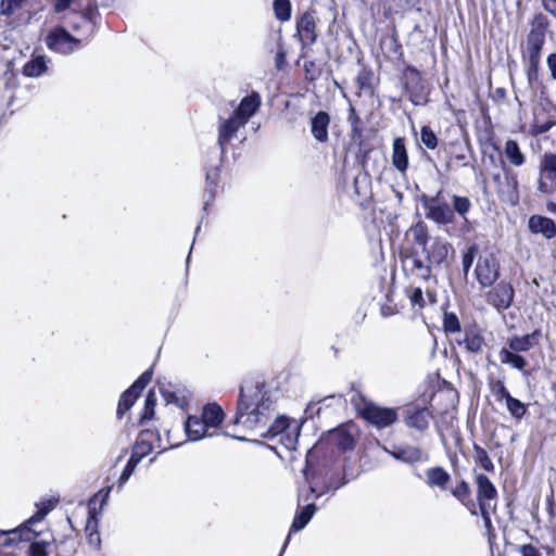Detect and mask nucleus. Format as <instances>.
I'll return each mask as SVG.
<instances>
[{"label": "nucleus", "mask_w": 556, "mask_h": 556, "mask_svg": "<svg viewBox=\"0 0 556 556\" xmlns=\"http://www.w3.org/2000/svg\"><path fill=\"white\" fill-rule=\"evenodd\" d=\"M299 428L292 426L290 429L285 431L278 437V442L282 444L287 450H294L298 443Z\"/></svg>", "instance_id": "58836bf2"}, {"label": "nucleus", "mask_w": 556, "mask_h": 556, "mask_svg": "<svg viewBox=\"0 0 556 556\" xmlns=\"http://www.w3.org/2000/svg\"><path fill=\"white\" fill-rule=\"evenodd\" d=\"M426 483L430 488L446 490L451 481V475L440 466L431 467L425 471Z\"/></svg>", "instance_id": "b1692460"}, {"label": "nucleus", "mask_w": 556, "mask_h": 556, "mask_svg": "<svg viewBox=\"0 0 556 556\" xmlns=\"http://www.w3.org/2000/svg\"><path fill=\"white\" fill-rule=\"evenodd\" d=\"M47 71V63L43 56L38 55L28 61L23 67V74L28 77H38Z\"/></svg>", "instance_id": "473e14b6"}, {"label": "nucleus", "mask_w": 556, "mask_h": 556, "mask_svg": "<svg viewBox=\"0 0 556 556\" xmlns=\"http://www.w3.org/2000/svg\"><path fill=\"white\" fill-rule=\"evenodd\" d=\"M476 484L479 507L495 506L497 490L491 480L486 476L479 473L476 476Z\"/></svg>", "instance_id": "f3484780"}, {"label": "nucleus", "mask_w": 556, "mask_h": 556, "mask_svg": "<svg viewBox=\"0 0 556 556\" xmlns=\"http://www.w3.org/2000/svg\"><path fill=\"white\" fill-rule=\"evenodd\" d=\"M262 99L261 96L253 91L249 96H245L240 101L233 114L240 117L243 122L248 123L249 119L257 112L261 108Z\"/></svg>", "instance_id": "6ab92c4d"}, {"label": "nucleus", "mask_w": 556, "mask_h": 556, "mask_svg": "<svg viewBox=\"0 0 556 556\" xmlns=\"http://www.w3.org/2000/svg\"><path fill=\"white\" fill-rule=\"evenodd\" d=\"M27 556H48L46 544L42 542H31L27 547Z\"/></svg>", "instance_id": "4d7b16f0"}, {"label": "nucleus", "mask_w": 556, "mask_h": 556, "mask_svg": "<svg viewBox=\"0 0 556 556\" xmlns=\"http://www.w3.org/2000/svg\"><path fill=\"white\" fill-rule=\"evenodd\" d=\"M477 280L481 287L492 286L500 277V264L493 254L480 255L475 268Z\"/></svg>", "instance_id": "9d476101"}, {"label": "nucleus", "mask_w": 556, "mask_h": 556, "mask_svg": "<svg viewBox=\"0 0 556 556\" xmlns=\"http://www.w3.org/2000/svg\"><path fill=\"white\" fill-rule=\"evenodd\" d=\"M225 417L223 408L216 403H210L203 407L201 418L206 426L213 430H216L223 422Z\"/></svg>", "instance_id": "bb28decb"}, {"label": "nucleus", "mask_w": 556, "mask_h": 556, "mask_svg": "<svg viewBox=\"0 0 556 556\" xmlns=\"http://www.w3.org/2000/svg\"><path fill=\"white\" fill-rule=\"evenodd\" d=\"M141 460L138 459L137 457L135 456H130L129 460L127 462L124 470L122 471V475L118 479V486L122 488L130 478V476L132 475L135 468L137 467V465L140 463Z\"/></svg>", "instance_id": "de8ad7c7"}, {"label": "nucleus", "mask_w": 556, "mask_h": 556, "mask_svg": "<svg viewBox=\"0 0 556 556\" xmlns=\"http://www.w3.org/2000/svg\"><path fill=\"white\" fill-rule=\"evenodd\" d=\"M315 511H316V505L313 503L307 504L304 508H302L299 513H296L290 530L296 532V531L304 529L305 526L309 522V520L314 516Z\"/></svg>", "instance_id": "c756f323"}, {"label": "nucleus", "mask_w": 556, "mask_h": 556, "mask_svg": "<svg viewBox=\"0 0 556 556\" xmlns=\"http://www.w3.org/2000/svg\"><path fill=\"white\" fill-rule=\"evenodd\" d=\"M539 66L540 62H527V78L531 86L539 80Z\"/></svg>", "instance_id": "6e6d98bb"}, {"label": "nucleus", "mask_w": 556, "mask_h": 556, "mask_svg": "<svg viewBox=\"0 0 556 556\" xmlns=\"http://www.w3.org/2000/svg\"><path fill=\"white\" fill-rule=\"evenodd\" d=\"M432 418L433 415L427 407L408 406L405 409V425L421 432L428 429Z\"/></svg>", "instance_id": "dca6fc26"}, {"label": "nucleus", "mask_w": 556, "mask_h": 556, "mask_svg": "<svg viewBox=\"0 0 556 556\" xmlns=\"http://www.w3.org/2000/svg\"><path fill=\"white\" fill-rule=\"evenodd\" d=\"M556 186V153H545L540 164V179L538 190L548 194Z\"/></svg>", "instance_id": "9b49d317"}, {"label": "nucleus", "mask_w": 556, "mask_h": 556, "mask_svg": "<svg viewBox=\"0 0 556 556\" xmlns=\"http://www.w3.org/2000/svg\"><path fill=\"white\" fill-rule=\"evenodd\" d=\"M443 328L447 333L460 331V323L454 313H445L443 317Z\"/></svg>", "instance_id": "49530a36"}, {"label": "nucleus", "mask_w": 556, "mask_h": 556, "mask_svg": "<svg viewBox=\"0 0 556 556\" xmlns=\"http://www.w3.org/2000/svg\"><path fill=\"white\" fill-rule=\"evenodd\" d=\"M479 251V248L477 244H472L470 245L467 251L463 254V258H462V265H463V270L465 273V275L468 274L473 261H475V257L477 255Z\"/></svg>", "instance_id": "8fccbe9b"}, {"label": "nucleus", "mask_w": 556, "mask_h": 556, "mask_svg": "<svg viewBox=\"0 0 556 556\" xmlns=\"http://www.w3.org/2000/svg\"><path fill=\"white\" fill-rule=\"evenodd\" d=\"M329 440L342 451L351 450L354 445L353 435L345 426L331 430L329 432Z\"/></svg>", "instance_id": "cd10ccee"}, {"label": "nucleus", "mask_w": 556, "mask_h": 556, "mask_svg": "<svg viewBox=\"0 0 556 556\" xmlns=\"http://www.w3.org/2000/svg\"><path fill=\"white\" fill-rule=\"evenodd\" d=\"M493 180L501 200L509 205H517L519 202V182L517 174L509 167L503 166V176L495 175Z\"/></svg>", "instance_id": "423d86ee"}, {"label": "nucleus", "mask_w": 556, "mask_h": 556, "mask_svg": "<svg viewBox=\"0 0 556 556\" xmlns=\"http://www.w3.org/2000/svg\"><path fill=\"white\" fill-rule=\"evenodd\" d=\"M547 67L551 72V76L556 80V53H552L547 58Z\"/></svg>", "instance_id": "0e129e2a"}, {"label": "nucleus", "mask_w": 556, "mask_h": 556, "mask_svg": "<svg viewBox=\"0 0 556 556\" xmlns=\"http://www.w3.org/2000/svg\"><path fill=\"white\" fill-rule=\"evenodd\" d=\"M440 194L441 192H438L434 198L426 200V217L439 225L452 224L455 218L454 212L447 203L438 201Z\"/></svg>", "instance_id": "f8f14e48"}, {"label": "nucleus", "mask_w": 556, "mask_h": 556, "mask_svg": "<svg viewBox=\"0 0 556 556\" xmlns=\"http://www.w3.org/2000/svg\"><path fill=\"white\" fill-rule=\"evenodd\" d=\"M543 8L556 17V0H542Z\"/></svg>", "instance_id": "338daca9"}, {"label": "nucleus", "mask_w": 556, "mask_h": 556, "mask_svg": "<svg viewBox=\"0 0 556 556\" xmlns=\"http://www.w3.org/2000/svg\"><path fill=\"white\" fill-rule=\"evenodd\" d=\"M71 13L67 16V24L74 30L79 31L83 36L81 39L89 38L94 33L96 21L99 16L98 3L89 0L85 9L77 1L71 7Z\"/></svg>", "instance_id": "20e7f679"}, {"label": "nucleus", "mask_w": 556, "mask_h": 556, "mask_svg": "<svg viewBox=\"0 0 556 556\" xmlns=\"http://www.w3.org/2000/svg\"><path fill=\"white\" fill-rule=\"evenodd\" d=\"M470 149L468 146H460L457 148V151L454 152L453 159L459 163L462 166H468L469 165V157Z\"/></svg>", "instance_id": "864d4df0"}, {"label": "nucleus", "mask_w": 556, "mask_h": 556, "mask_svg": "<svg viewBox=\"0 0 556 556\" xmlns=\"http://www.w3.org/2000/svg\"><path fill=\"white\" fill-rule=\"evenodd\" d=\"M349 121L352 124L353 130H356L357 125L359 124L361 119H359L358 115L356 114V111L353 106L350 108Z\"/></svg>", "instance_id": "774afa93"}, {"label": "nucleus", "mask_w": 556, "mask_h": 556, "mask_svg": "<svg viewBox=\"0 0 556 556\" xmlns=\"http://www.w3.org/2000/svg\"><path fill=\"white\" fill-rule=\"evenodd\" d=\"M473 458L485 471L493 472L494 464L491 460L488 452L478 444H473Z\"/></svg>", "instance_id": "4c0bfd02"}, {"label": "nucleus", "mask_w": 556, "mask_h": 556, "mask_svg": "<svg viewBox=\"0 0 556 556\" xmlns=\"http://www.w3.org/2000/svg\"><path fill=\"white\" fill-rule=\"evenodd\" d=\"M54 503L48 501L42 503L38 507V510L27 520L23 528H16L8 531H0V551L3 553L14 552L18 556L21 551V544L23 542H30L33 534H37L36 531L30 529V526L41 521L48 513L53 508Z\"/></svg>", "instance_id": "f03ea898"}, {"label": "nucleus", "mask_w": 556, "mask_h": 556, "mask_svg": "<svg viewBox=\"0 0 556 556\" xmlns=\"http://www.w3.org/2000/svg\"><path fill=\"white\" fill-rule=\"evenodd\" d=\"M496 508V505L495 506H485V507H479L480 509V515L483 519V522H484V527L490 530L492 528V522H491V511H494Z\"/></svg>", "instance_id": "680f3d73"}, {"label": "nucleus", "mask_w": 556, "mask_h": 556, "mask_svg": "<svg viewBox=\"0 0 556 556\" xmlns=\"http://www.w3.org/2000/svg\"><path fill=\"white\" fill-rule=\"evenodd\" d=\"M185 431L189 440L199 441L205 437H212L214 432L203 421L201 417L189 416L185 424Z\"/></svg>", "instance_id": "4be33fe9"}, {"label": "nucleus", "mask_w": 556, "mask_h": 556, "mask_svg": "<svg viewBox=\"0 0 556 556\" xmlns=\"http://www.w3.org/2000/svg\"><path fill=\"white\" fill-rule=\"evenodd\" d=\"M409 299L412 301L413 304L415 305H419L420 307L424 306V295H422V291L420 288H415L410 295H409Z\"/></svg>", "instance_id": "e2e57ef3"}, {"label": "nucleus", "mask_w": 556, "mask_h": 556, "mask_svg": "<svg viewBox=\"0 0 556 556\" xmlns=\"http://www.w3.org/2000/svg\"><path fill=\"white\" fill-rule=\"evenodd\" d=\"M528 226L531 232L542 233L546 239H552L556 236V224L548 217L532 215L529 218Z\"/></svg>", "instance_id": "5701e85b"}, {"label": "nucleus", "mask_w": 556, "mask_h": 556, "mask_svg": "<svg viewBox=\"0 0 556 556\" xmlns=\"http://www.w3.org/2000/svg\"><path fill=\"white\" fill-rule=\"evenodd\" d=\"M361 416L378 429L392 426L397 420V409L381 407L374 403H365Z\"/></svg>", "instance_id": "6e6552de"}, {"label": "nucleus", "mask_w": 556, "mask_h": 556, "mask_svg": "<svg viewBox=\"0 0 556 556\" xmlns=\"http://www.w3.org/2000/svg\"><path fill=\"white\" fill-rule=\"evenodd\" d=\"M274 400L267 384L262 381H247L240 387L233 425L254 430L267 425L273 412Z\"/></svg>", "instance_id": "f257e3e1"}, {"label": "nucleus", "mask_w": 556, "mask_h": 556, "mask_svg": "<svg viewBox=\"0 0 556 556\" xmlns=\"http://www.w3.org/2000/svg\"><path fill=\"white\" fill-rule=\"evenodd\" d=\"M391 455L404 463H417L422 458V453L419 448L414 446L399 447L391 452Z\"/></svg>", "instance_id": "7c9ffc66"}, {"label": "nucleus", "mask_w": 556, "mask_h": 556, "mask_svg": "<svg viewBox=\"0 0 556 556\" xmlns=\"http://www.w3.org/2000/svg\"><path fill=\"white\" fill-rule=\"evenodd\" d=\"M414 242L421 247L422 249H426V247L429 244V235H428V227L425 223L419 222L416 225H414L410 228Z\"/></svg>", "instance_id": "e433bc0d"}, {"label": "nucleus", "mask_w": 556, "mask_h": 556, "mask_svg": "<svg viewBox=\"0 0 556 556\" xmlns=\"http://www.w3.org/2000/svg\"><path fill=\"white\" fill-rule=\"evenodd\" d=\"M521 556H542L539 548L532 544H523L517 547Z\"/></svg>", "instance_id": "052dcab7"}, {"label": "nucleus", "mask_w": 556, "mask_h": 556, "mask_svg": "<svg viewBox=\"0 0 556 556\" xmlns=\"http://www.w3.org/2000/svg\"><path fill=\"white\" fill-rule=\"evenodd\" d=\"M548 28V20L542 13L536 14L531 23L530 33L527 36L523 59L527 62H540L541 52L545 42V35Z\"/></svg>", "instance_id": "39448f33"}, {"label": "nucleus", "mask_w": 556, "mask_h": 556, "mask_svg": "<svg viewBox=\"0 0 556 556\" xmlns=\"http://www.w3.org/2000/svg\"><path fill=\"white\" fill-rule=\"evenodd\" d=\"M292 426L289 422V419L286 417H278L275 421L269 426L266 433H263L264 438L275 439L278 438L281 433L290 429Z\"/></svg>", "instance_id": "f704fd0d"}, {"label": "nucleus", "mask_w": 556, "mask_h": 556, "mask_svg": "<svg viewBox=\"0 0 556 556\" xmlns=\"http://www.w3.org/2000/svg\"><path fill=\"white\" fill-rule=\"evenodd\" d=\"M451 244L441 238H434L430 244L422 249L425 257L431 266L441 265L447 257Z\"/></svg>", "instance_id": "a211bd4d"}, {"label": "nucleus", "mask_w": 556, "mask_h": 556, "mask_svg": "<svg viewBox=\"0 0 556 556\" xmlns=\"http://www.w3.org/2000/svg\"><path fill=\"white\" fill-rule=\"evenodd\" d=\"M247 125L240 117L233 113L228 118H219L217 142L225 152L227 143L236 137L237 131Z\"/></svg>", "instance_id": "2eb2a0df"}, {"label": "nucleus", "mask_w": 556, "mask_h": 556, "mask_svg": "<svg viewBox=\"0 0 556 556\" xmlns=\"http://www.w3.org/2000/svg\"><path fill=\"white\" fill-rule=\"evenodd\" d=\"M460 344H464L465 349L470 353H480L483 349L484 339L478 333H467Z\"/></svg>", "instance_id": "ea45409f"}, {"label": "nucleus", "mask_w": 556, "mask_h": 556, "mask_svg": "<svg viewBox=\"0 0 556 556\" xmlns=\"http://www.w3.org/2000/svg\"><path fill=\"white\" fill-rule=\"evenodd\" d=\"M451 493L458 501L466 504L465 500L470 495L469 484L465 480H463L454 489L451 490Z\"/></svg>", "instance_id": "603ef678"}, {"label": "nucleus", "mask_w": 556, "mask_h": 556, "mask_svg": "<svg viewBox=\"0 0 556 556\" xmlns=\"http://www.w3.org/2000/svg\"><path fill=\"white\" fill-rule=\"evenodd\" d=\"M391 160L392 165L395 167L397 172H400L401 174L406 173L409 165V161L404 138L399 137L393 140Z\"/></svg>", "instance_id": "412c9836"}, {"label": "nucleus", "mask_w": 556, "mask_h": 556, "mask_svg": "<svg viewBox=\"0 0 556 556\" xmlns=\"http://www.w3.org/2000/svg\"><path fill=\"white\" fill-rule=\"evenodd\" d=\"M330 117L328 113L320 111L312 118V135L319 142L328 140V126Z\"/></svg>", "instance_id": "a878e982"}, {"label": "nucleus", "mask_w": 556, "mask_h": 556, "mask_svg": "<svg viewBox=\"0 0 556 556\" xmlns=\"http://www.w3.org/2000/svg\"><path fill=\"white\" fill-rule=\"evenodd\" d=\"M504 155L509 163L516 167H520L526 163V155L522 153L518 142L508 139L504 146Z\"/></svg>", "instance_id": "c85d7f7f"}, {"label": "nucleus", "mask_w": 556, "mask_h": 556, "mask_svg": "<svg viewBox=\"0 0 556 556\" xmlns=\"http://www.w3.org/2000/svg\"><path fill=\"white\" fill-rule=\"evenodd\" d=\"M81 40V38L72 36L65 28L55 27L49 31L45 42L50 50L61 54H68L79 48Z\"/></svg>", "instance_id": "0eeeda50"}, {"label": "nucleus", "mask_w": 556, "mask_h": 556, "mask_svg": "<svg viewBox=\"0 0 556 556\" xmlns=\"http://www.w3.org/2000/svg\"><path fill=\"white\" fill-rule=\"evenodd\" d=\"M218 182V168H214L206 173V186L204 190V210L207 208L210 202H212L215 198V193L217 190Z\"/></svg>", "instance_id": "2f4dec72"}, {"label": "nucleus", "mask_w": 556, "mask_h": 556, "mask_svg": "<svg viewBox=\"0 0 556 556\" xmlns=\"http://www.w3.org/2000/svg\"><path fill=\"white\" fill-rule=\"evenodd\" d=\"M492 394L495 396L496 401H506L508 400L511 394L505 387L504 382L502 380H497L491 386Z\"/></svg>", "instance_id": "3c124183"}, {"label": "nucleus", "mask_w": 556, "mask_h": 556, "mask_svg": "<svg viewBox=\"0 0 556 556\" xmlns=\"http://www.w3.org/2000/svg\"><path fill=\"white\" fill-rule=\"evenodd\" d=\"M112 490V486H108L105 489H101L98 493H96L89 501L88 507H89V518L86 525V531L88 532V541L89 544L98 547L100 545V534L97 531V520H96V514H97V502L100 500V510H102L104 504L108 501V497L110 495V492Z\"/></svg>", "instance_id": "1a4fd4ad"}, {"label": "nucleus", "mask_w": 556, "mask_h": 556, "mask_svg": "<svg viewBox=\"0 0 556 556\" xmlns=\"http://www.w3.org/2000/svg\"><path fill=\"white\" fill-rule=\"evenodd\" d=\"M155 433L151 430H143L139 433L137 441L132 447L131 455L137 457L138 459H142L148 454H150L153 450V439Z\"/></svg>", "instance_id": "393cba45"}, {"label": "nucleus", "mask_w": 556, "mask_h": 556, "mask_svg": "<svg viewBox=\"0 0 556 556\" xmlns=\"http://www.w3.org/2000/svg\"><path fill=\"white\" fill-rule=\"evenodd\" d=\"M421 143L430 150H434L438 147V137L429 126H422L420 130Z\"/></svg>", "instance_id": "c03bdc74"}, {"label": "nucleus", "mask_w": 556, "mask_h": 556, "mask_svg": "<svg viewBox=\"0 0 556 556\" xmlns=\"http://www.w3.org/2000/svg\"><path fill=\"white\" fill-rule=\"evenodd\" d=\"M26 1L27 0H1L0 14L4 16H12L24 8Z\"/></svg>", "instance_id": "a19ab883"}, {"label": "nucleus", "mask_w": 556, "mask_h": 556, "mask_svg": "<svg viewBox=\"0 0 556 556\" xmlns=\"http://www.w3.org/2000/svg\"><path fill=\"white\" fill-rule=\"evenodd\" d=\"M541 332L534 330L525 336H513L508 338L506 345L498 352L500 362L509 365L511 368L523 371L527 367V359L520 353L530 351L538 344Z\"/></svg>", "instance_id": "7ed1b4c3"}, {"label": "nucleus", "mask_w": 556, "mask_h": 556, "mask_svg": "<svg viewBox=\"0 0 556 556\" xmlns=\"http://www.w3.org/2000/svg\"><path fill=\"white\" fill-rule=\"evenodd\" d=\"M405 268L409 269L410 273L421 279H429L431 276V264L426 258L422 260L418 252H410L404 260Z\"/></svg>", "instance_id": "aec40b11"}, {"label": "nucleus", "mask_w": 556, "mask_h": 556, "mask_svg": "<svg viewBox=\"0 0 556 556\" xmlns=\"http://www.w3.org/2000/svg\"><path fill=\"white\" fill-rule=\"evenodd\" d=\"M514 295L513 286L502 281L486 293V302L497 312H503L511 305Z\"/></svg>", "instance_id": "ddd939ff"}, {"label": "nucleus", "mask_w": 556, "mask_h": 556, "mask_svg": "<svg viewBox=\"0 0 556 556\" xmlns=\"http://www.w3.org/2000/svg\"><path fill=\"white\" fill-rule=\"evenodd\" d=\"M371 73L367 70H362L356 76V84L361 90L370 86Z\"/></svg>", "instance_id": "bf43d9fd"}, {"label": "nucleus", "mask_w": 556, "mask_h": 556, "mask_svg": "<svg viewBox=\"0 0 556 556\" xmlns=\"http://www.w3.org/2000/svg\"><path fill=\"white\" fill-rule=\"evenodd\" d=\"M74 551V543L71 540H63L56 544V552L59 556H71Z\"/></svg>", "instance_id": "13d9d810"}, {"label": "nucleus", "mask_w": 556, "mask_h": 556, "mask_svg": "<svg viewBox=\"0 0 556 556\" xmlns=\"http://www.w3.org/2000/svg\"><path fill=\"white\" fill-rule=\"evenodd\" d=\"M160 392L167 404L172 403L179 407H184V405L186 404V399L184 396H179L168 388L160 387Z\"/></svg>", "instance_id": "09e8293b"}, {"label": "nucleus", "mask_w": 556, "mask_h": 556, "mask_svg": "<svg viewBox=\"0 0 556 556\" xmlns=\"http://www.w3.org/2000/svg\"><path fill=\"white\" fill-rule=\"evenodd\" d=\"M274 12L277 20L287 22L291 17V3L289 0H275Z\"/></svg>", "instance_id": "79ce46f5"}, {"label": "nucleus", "mask_w": 556, "mask_h": 556, "mask_svg": "<svg viewBox=\"0 0 556 556\" xmlns=\"http://www.w3.org/2000/svg\"><path fill=\"white\" fill-rule=\"evenodd\" d=\"M554 125H555V122H546V123L536 125L534 132L536 135L545 134V132L549 131L553 128Z\"/></svg>", "instance_id": "69168bd1"}, {"label": "nucleus", "mask_w": 556, "mask_h": 556, "mask_svg": "<svg viewBox=\"0 0 556 556\" xmlns=\"http://www.w3.org/2000/svg\"><path fill=\"white\" fill-rule=\"evenodd\" d=\"M151 379L152 369H148L132 383V390H136V393H140Z\"/></svg>", "instance_id": "5fc2aeb1"}, {"label": "nucleus", "mask_w": 556, "mask_h": 556, "mask_svg": "<svg viewBox=\"0 0 556 556\" xmlns=\"http://www.w3.org/2000/svg\"><path fill=\"white\" fill-rule=\"evenodd\" d=\"M140 393H136V390H132V387L127 389L121 396L116 415L118 418H122L123 415L134 405L136 399Z\"/></svg>", "instance_id": "72a5a7b5"}, {"label": "nucleus", "mask_w": 556, "mask_h": 556, "mask_svg": "<svg viewBox=\"0 0 556 556\" xmlns=\"http://www.w3.org/2000/svg\"><path fill=\"white\" fill-rule=\"evenodd\" d=\"M506 408L514 419L519 421L527 414V406L518 399L510 396L505 401Z\"/></svg>", "instance_id": "c9c22d12"}, {"label": "nucleus", "mask_w": 556, "mask_h": 556, "mask_svg": "<svg viewBox=\"0 0 556 556\" xmlns=\"http://www.w3.org/2000/svg\"><path fill=\"white\" fill-rule=\"evenodd\" d=\"M155 404H156L155 393L153 391H149V393L147 394L146 401H144V409L140 417L141 422L143 420H150L153 418Z\"/></svg>", "instance_id": "a18cd8bd"}, {"label": "nucleus", "mask_w": 556, "mask_h": 556, "mask_svg": "<svg viewBox=\"0 0 556 556\" xmlns=\"http://www.w3.org/2000/svg\"><path fill=\"white\" fill-rule=\"evenodd\" d=\"M302 48L312 46L316 42V18L313 12H304L296 18V34Z\"/></svg>", "instance_id": "4468645a"}, {"label": "nucleus", "mask_w": 556, "mask_h": 556, "mask_svg": "<svg viewBox=\"0 0 556 556\" xmlns=\"http://www.w3.org/2000/svg\"><path fill=\"white\" fill-rule=\"evenodd\" d=\"M452 204H453V212L459 214L465 220L466 219V214L470 211L471 208V201L467 198V197H460V195H456L454 194L452 197Z\"/></svg>", "instance_id": "37998d69"}]
</instances>
